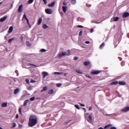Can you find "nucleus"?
Listing matches in <instances>:
<instances>
[{
	"label": "nucleus",
	"mask_w": 129,
	"mask_h": 129,
	"mask_svg": "<svg viewBox=\"0 0 129 129\" xmlns=\"http://www.w3.org/2000/svg\"><path fill=\"white\" fill-rule=\"evenodd\" d=\"M14 40H15V39H14V38L9 39V40H8V43H12V41H14Z\"/></svg>",
	"instance_id": "nucleus-34"
},
{
	"label": "nucleus",
	"mask_w": 129,
	"mask_h": 129,
	"mask_svg": "<svg viewBox=\"0 0 129 129\" xmlns=\"http://www.w3.org/2000/svg\"><path fill=\"white\" fill-rule=\"evenodd\" d=\"M48 94H53V93H54V90L53 89H51L48 91Z\"/></svg>",
	"instance_id": "nucleus-26"
},
{
	"label": "nucleus",
	"mask_w": 129,
	"mask_h": 129,
	"mask_svg": "<svg viewBox=\"0 0 129 129\" xmlns=\"http://www.w3.org/2000/svg\"><path fill=\"white\" fill-rule=\"evenodd\" d=\"M54 6H55V1H53L50 4L48 5V7L49 8H53V7H54Z\"/></svg>",
	"instance_id": "nucleus-12"
},
{
	"label": "nucleus",
	"mask_w": 129,
	"mask_h": 129,
	"mask_svg": "<svg viewBox=\"0 0 129 129\" xmlns=\"http://www.w3.org/2000/svg\"><path fill=\"white\" fill-rule=\"evenodd\" d=\"M60 14L61 16H63V15H64V14L62 12H61L60 13Z\"/></svg>",
	"instance_id": "nucleus-55"
},
{
	"label": "nucleus",
	"mask_w": 129,
	"mask_h": 129,
	"mask_svg": "<svg viewBox=\"0 0 129 129\" xmlns=\"http://www.w3.org/2000/svg\"><path fill=\"white\" fill-rule=\"evenodd\" d=\"M42 75L43 76V78H46V77H47V76H49V74L46 72H43L42 73Z\"/></svg>",
	"instance_id": "nucleus-7"
},
{
	"label": "nucleus",
	"mask_w": 129,
	"mask_h": 129,
	"mask_svg": "<svg viewBox=\"0 0 129 129\" xmlns=\"http://www.w3.org/2000/svg\"><path fill=\"white\" fill-rule=\"evenodd\" d=\"M129 111V107H125L121 110V111H123V112H127V111Z\"/></svg>",
	"instance_id": "nucleus-8"
},
{
	"label": "nucleus",
	"mask_w": 129,
	"mask_h": 129,
	"mask_svg": "<svg viewBox=\"0 0 129 129\" xmlns=\"http://www.w3.org/2000/svg\"><path fill=\"white\" fill-rule=\"evenodd\" d=\"M117 84H118V81L112 82L111 83V85H117Z\"/></svg>",
	"instance_id": "nucleus-16"
},
{
	"label": "nucleus",
	"mask_w": 129,
	"mask_h": 129,
	"mask_svg": "<svg viewBox=\"0 0 129 129\" xmlns=\"http://www.w3.org/2000/svg\"><path fill=\"white\" fill-rule=\"evenodd\" d=\"M70 50H68V51L66 52V56H69V55H70Z\"/></svg>",
	"instance_id": "nucleus-28"
},
{
	"label": "nucleus",
	"mask_w": 129,
	"mask_h": 129,
	"mask_svg": "<svg viewBox=\"0 0 129 129\" xmlns=\"http://www.w3.org/2000/svg\"><path fill=\"white\" fill-rule=\"evenodd\" d=\"M100 73H101V71L95 70V71H92L91 73V74L92 75H98V74H99Z\"/></svg>",
	"instance_id": "nucleus-3"
},
{
	"label": "nucleus",
	"mask_w": 129,
	"mask_h": 129,
	"mask_svg": "<svg viewBox=\"0 0 129 129\" xmlns=\"http://www.w3.org/2000/svg\"><path fill=\"white\" fill-rule=\"evenodd\" d=\"M56 86L57 87H61V86H62V84H56Z\"/></svg>",
	"instance_id": "nucleus-37"
},
{
	"label": "nucleus",
	"mask_w": 129,
	"mask_h": 129,
	"mask_svg": "<svg viewBox=\"0 0 129 129\" xmlns=\"http://www.w3.org/2000/svg\"><path fill=\"white\" fill-rule=\"evenodd\" d=\"M20 92V89L16 88L14 91V94H18Z\"/></svg>",
	"instance_id": "nucleus-15"
},
{
	"label": "nucleus",
	"mask_w": 129,
	"mask_h": 129,
	"mask_svg": "<svg viewBox=\"0 0 129 129\" xmlns=\"http://www.w3.org/2000/svg\"><path fill=\"white\" fill-rule=\"evenodd\" d=\"M118 84L119 85H125L126 83L124 81H119Z\"/></svg>",
	"instance_id": "nucleus-14"
},
{
	"label": "nucleus",
	"mask_w": 129,
	"mask_h": 129,
	"mask_svg": "<svg viewBox=\"0 0 129 129\" xmlns=\"http://www.w3.org/2000/svg\"><path fill=\"white\" fill-rule=\"evenodd\" d=\"M46 49L42 48L40 50V52H46Z\"/></svg>",
	"instance_id": "nucleus-41"
},
{
	"label": "nucleus",
	"mask_w": 129,
	"mask_h": 129,
	"mask_svg": "<svg viewBox=\"0 0 129 129\" xmlns=\"http://www.w3.org/2000/svg\"><path fill=\"white\" fill-rule=\"evenodd\" d=\"M30 101V100H26L24 101V103L23 104V106H26L27 104H28V102Z\"/></svg>",
	"instance_id": "nucleus-20"
},
{
	"label": "nucleus",
	"mask_w": 129,
	"mask_h": 129,
	"mask_svg": "<svg viewBox=\"0 0 129 129\" xmlns=\"http://www.w3.org/2000/svg\"><path fill=\"white\" fill-rule=\"evenodd\" d=\"M54 75L57 74V75H59V74H61V73H59V72H55V73H54Z\"/></svg>",
	"instance_id": "nucleus-43"
},
{
	"label": "nucleus",
	"mask_w": 129,
	"mask_h": 129,
	"mask_svg": "<svg viewBox=\"0 0 129 129\" xmlns=\"http://www.w3.org/2000/svg\"><path fill=\"white\" fill-rule=\"evenodd\" d=\"M63 56H66V52H62V53H60L58 54L59 58H62Z\"/></svg>",
	"instance_id": "nucleus-10"
},
{
	"label": "nucleus",
	"mask_w": 129,
	"mask_h": 129,
	"mask_svg": "<svg viewBox=\"0 0 129 129\" xmlns=\"http://www.w3.org/2000/svg\"><path fill=\"white\" fill-rule=\"evenodd\" d=\"M19 112L20 114H22V109L21 108H19Z\"/></svg>",
	"instance_id": "nucleus-40"
},
{
	"label": "nucleus",
	"mask_w": 129,
	"mask_h": 129,
	"mask_svg": "<svg viewBox=\"0 0 129 129\" xmlns=\"http://www.w3.org/2000/svg\"><path fill=\"white\" fill-rule=\"evenodd\" d=\"M104 46H105V43L104 42H103L99 47V49H103V47H104Z\"/></svg>",
	"instance_id": "nucleus-18"
},
{
	"label": "nucleus",
	"mask_w": 129,
	"mask_h": 129,
	"mask_svg": "<svg viewBox=\"0 0 129 129\" xmlns=\"http://www.w3.org/2000/svg\"><path fill=\"white\" fill-rule=\"evenodd\" d=\"M45 11L46 14H47V15H51V14L53 13V10L51 9H46Z\"/></svg>",
	"instance_id": "nucleus-4"
},
{
	"label": "nucleus",
	"mask_w": 129,
	"mask_h": 129,
	"mask_svg": "<svg viewBox=\"0 0 129 129\" xmlns=\"http://www.w3.org/2000/svg\"><path fill=\"white\" fill-rule=\"evenodd\" d=\"M90 64V62L89 61H85L84 62V65H85V66H88V65H89Z\"/></svg>",
	"instance_id": "nucleus-23"
},
{
	"label": "nucleus",
	"mask_w": 129,
	"mask_h": 129,
	"mask_svg": "<svg viewBox=\"0 0 129 129\" xmlns=\"http://www.w3.org/2000/svg\"><path fill=\"white\" fill-rule=\"evenodd\" d=\"M98 129H103V128L100 127Z\"/></svg>",
	"instance_id": "nucleus-60"
},
{
	"label": "nucleus",
	"mask_w": 129,
	"mask_h": 129,
	"mask_svg": "<svg viewBox=\"0 0 129 129\" xmlns=\"http://www.w3.org/2000/svg\"><path fill=\"white\" fill-rule=\"evenodd\" d=\"M29 65H31L32 66H34V67H37V66L34 64H30V63H29Z\"/></svg>",
	"instance_id": "nucleus-50"
},
{
	"label": "nucleus",
	"mask_w": 129,
	"mask_h": 129,
	"mask_svg": "<svg viewBox=\"0 0 129 129\" xmlns=\"http://www.w3.org/2000/svg\"><path fill=\"white\" fill-rule=\"evenodd\" d=\"M42 18H39V19H38V25H41V24H42Z\"/></svg>",
	"instance_id": "nucleus-21"
},
{
	"label": "nucleus",
	"mask_w": 129,
	"mask_h": 129,
	"mask_svg": "<svg viewBox=\"0 0 129 129\" xmlns=\"http://www.w3.org/2000/svg\"><path fill=\"white\" fill-rule=\"evenodd\" d=\"M15 73H16L17 76H19V71H18V70H16L15 71Z\"/></svg>",
	"instance_id": "nucleus-42"
},
{
	"label": "nucleus",
	"mask_w": 129,
	"mask_h": 129,
	"mask_svg": "<svg viewBox=\"0 0 129 129\" xmlns=\"http://www.w3.org/2000/svg\"><path fill=\"white\" fill-rule=\"evenodd\" d=\"M38 123V119L37 117L34 115H31L29 117V121L28 123V125L30 127L34 126Z\"/></svg>",
	"instance_id": "nucleus-1"
},
{
	"label": "nucleus",
	"mask_w": 129,
	"mask_h": 129,
	"mask_svg": "<svg viewBox=\"0 0 129 129\" xmlns=\"http://www.w3.org/2000/svg\"><path fill=\"white\" fill-rule=\"evenodd\" d=\"M112 125L111 124H109L108 125H106L105 127H104V128H107L108 127H109V126H112Z\"/></svg>",
	"instance_id": "nucleus-30"
},
{
	"label": "nucleus",
	"mask_w": 129,
	"mask_h": 129,
	"mask_svg": "<svg viewBox=\"0 0 129 129\" xmlns=\"http://www.w3.org/2000/svg\"><path fill=\"white\" fill-rule=\"evenodd\" d=\"M89 110H92V107H89Z\"/></svg>",
	"instance_id": "nucleus-48"
},
{
	"label": "nucleus",
	"mask_w": 129,
	"mask_h": 129,
	"mask_svg": "<svg viewBox=\"0 0 129 129\" xmlns=\"http://www.w3.org/2000/svg\"><path fill=\"white\" fill-rule=\"evenodd\" d=\"M27 89H28V90L31 91V90H32L33 89V88L32 87V86H28V87L27 88Z\"/></svg>",
	"instance_id": "nucleus-31"
},
{
	"label": "nucleus",
	"mask_w": 129,
	"mask_h": 129,
	"mask_svg": "<svg viewBox=\"0 0 129 129\" xmlns=\"http://www.w3.org/2000/svg\"><path fill=\"white\" fill-rule=\"evenodd\" d=\"M16 125H17V124H16L15 122H14L13 123V125H12L11 128H14V127H15L16 126Z\"/></svg>",
	"instance_id": "nucleus-29"
},
{
	"label": "nucleus",
	"mask_w": 129,
	"mask_h": 129,
	"mask_svg": "<svg viewBox=\"0 0 129 129\" xmlns=\"http://www.w3.org/2000/svg\"><path fill=\"white\" fill-rule=\"evenodd\" d=\"M63 6H66V5H67V4L66 3V2H63Z\"/></svg>",
	"instance_id": "nucleus-53"
},
{
	"label": "nucleus",
	"mask_w": 129,
	"mask_h": 129,
	"mask_svg": "<svg viewBox=\"0 0 129 129\" xmlns=\"http://www.w3.org/2000/svg\"><path fill=\"white\" fill-rule=\"evenodd\" d=\"M86 77H87V78H89L90 79H91V77L89 76H86Z\"/></svg>",
	"instance_id": "nucleus-49"
},
{
	"label": "nucleus",
	"mask_w": 129,
	"mask_h": 129,
	"mask_svg": "<svg viewBox=\"0 0 129 129\" xmlns=\"http://www.w3.org/2000/svg\"><path fill=\"white\" fill-rule=\"evenodd\" d=\"M7 19H8V16H5L2 17L0 19V22L3 23V22H5V21H6V20H7Z\"/></svg>",
	"instance_id": "nucleus-6"
},
{
	"label": "nucleus",
	"mask_w": 129,
	"mask_h": 129,
	"mask_svg": "<svg viewBox=\"0 0 129 129\" xmlns=\"http://www.w3.org/2000/svg\"><path fill=\"white\" fill-rule=\"evenodd\" d=\"M62 10L64 13H66L67 12V6H63L62 7Z\"/></svg>",
	"instance_id": "nucleus-17"
},
{
	"label": "nucleus",
	"mask_w": 129,
	"mask_h": 129,
	"mask_svg": "<svg viewBox=\"0 0 129 129\" xmlns=\"http://www.w3.org/2000/svg\"><path fill=\"white\" fill-rule=\"evenodd\" d=\"M76 72L77 73H78V74H83V73H82V71H81L80 70H77Z\"/></svg>",
	"instance_id": "nucleus-25"
},
{
	"label": "nucleus",
	"mask_w": 129,
	"mask_h": 129,
	"mask_svg": "<svg viewBox=\"0 0 129 129\" xmlns=\"http://www.w3.org/2000/svg\"><path fill=\"white\" fill-rule=\"evenodd\" d=\"M77 27H78V28H83V26H82L81 25H78Z\"/></svg>",
	"instance_id": "nucleus-46"
},
{
	"label": "nucleus",
	"mask_w": 129,
	"mask_h": 129,
	"mask_svg": "<svg viewBox=\"0 0 129 129\" xmlns=\"http://www.w3.org/2000/svg\"><path fill=\"white\" fill-rule=\"evenodd\" d=\"M118 59L120 61H121V60L122 59V58H121V57H118Z\"/></svg>",
	"instance_id": "nucleus-56"
},
{
	"label": "nucleus",
	"mask_w": 129,
	"mask_h": 129,
	"mask_svg": "<svg viewBox=\"0 0 129 129\" xmlns=\"http://www.w3.org/2000/svg\"><path fill=\"white\" fill-rule=\"evenodd\" d=\"M86 44H89L90 43V41H85Z\"/></svg>",
	"instance_id": "nucleus-54"
},
{
	"label": "nucleus",
	"mask_w": 129,
	"mask_h": 129,
	"mask_svg": "<svg viewBox=\"0 0 129 129\" xmlns=\"http://www.w3.org/2000/svg\"><path fill=\"white\" fill-rule=\"evenodd\" d=\"M7 36H5V38H4V39H5L6 40H7Z\"/></svg>",
	"instance_id": "nucleus-62"
},
{
	"label": "nucleus",
	"mask_w": 129,
	"mask_h": 129,
	"mask_svg": "<svg viewBox=\"0 0 129 129\" xmlns=\"http://www.w3.org/2000/svg\"><path fill=\"white\" fill-rule=\"evenodd\" d=\"M93 32V29H91V33H92Z\"/></svg>",
	"instance_id": "nucleus-59"
},
{
	"label": "nucleus",
	"mask_w": 129,
	"mask_h": 129,
	"mask_svg": "<svg viewBox=\"0 0 129 129\" xmlns=\"http://www.w3.org/2000/svg\"><path fill=\"white\" fill-rule=\"evenodd\" d=\"M128 38H129V34L128 33L127 35Z\"/></svg>",
	"instance_id": "nucleus-63"
},
{
	"label": "nucleus",
	"mask_w": 129,
	"mask_h": 129,
	"mask_svg": "<svg viewBox=\"0 0 129 129\" xmlns=\"http://www.w3.org/2000/svg\"><path fill=\"white\" fill-rule=\"evenodd\" d=\"M71 3L72 4V5H75V4H76V0H72Z\"/></svg>",
	"instance_id": "nucleus-27"
},
{
	"label": "nucleus",
	"mask_w": 129,
	"mask_h": 129,
	"mask_svg": "<svg viewBox=\"0 0 129 129\" xmlns=\"http://www.w3.org/2000/svg\"><path fill=\"white\" fill-rule=\"evenodd\" d=\"M75 107H76V108H77V109H80V108L79 107V105H75Z\"/></svg>",
	"instance_id": "nucleus-36"
},
{
	"label": "nucleus",
	"mask_w": 129,
	"mask_h": 129,
	"mask_svg": "<svg viewBox=\"0 0 129 129\" xmlns=\"http://www.w3.org/2000/svg\"><path fill=\"white\" fill-rule=\"evenodd\" d=\"M18 12V13H22L23 12V5L19 6Z\"/></svg>",
	"instance_id": "nucleus-9"
},
{
	"label": "nucleus",
	"mask_w": 129,
	"mask_h": 129,
	"mask_svg": "<svg viewBox=\"0 0 129 129\" xmlns=\"http://www.w3.org/2000/svg\"><path fill=\"white\" fill-rule=\"evenodd\" d=\"M118 20H119V17H114L113 19V22H117V21H118Z\"/></svg>",
	"instance_id": "nucleus-22"
},
{
	"label": "nucleus",
	"mask_w": 129,
	"mask_h": 129,
	"mask_svg": "<svg viewBox=\"0 0 129 129\" xmlns=\"http://www.w3.org/2000/svg\"><path fill=\"white\" fill-rule=\"evenodd\" d=\"M127 17H129L128 12H125L122 15V18H127Z\"/></svg>",
	"instance_id": "nucleus-11"
},
{
	"label": "nucleus",
	"mask_w": 129,
	"mask_h": 129,
	"mask_svg": "<svg viewBox=\"0 0 129 129\" xmlns=\"http://www.w3.org/2000/svg\"><path fill=\"white\" fill-rule=\"evenodd\" d=\"M19 127H22V125H19Z\"/></svg>",
	"instance_id": "nucleus-64"
},
{
	"label": "nucleus",
	"mask_w": 129,
	"mask_h": 129,
	"mask_svg": "<svg viewBox=\"0 0 129 129\" xmlns=\"http://www.w3.org/2000/svg\"><path fill=\"white\" fill-rule=\"evenodd\" d=\"M25 81H26V83H27L28 84H29V83H30V81L29 80V79H26L25 80Z\"/></svg>",
	"instance_id": "nucleus-38"
},
{
	"label": "nucleus",
	"mask_w": 129,
	"mask_h": 129,
	"mask_svg": "<svg viewBox=\"0 0 129 129\" xmlns=\"http://www.w3.org/2000/svg\"><path fill=\"white\" fill-rule=\"evenodd\" d=\"M80 105H81V106H85V104H82V103L80 104Z\"/></svg>",
	"instance_id": "nucleus-52"
},
{
	"label": "nucleus",
	"mask_w": 129,
	"mask_h": 129,
	"mask_svg": "<svg viewBox=\"0 0 129 129\" xmlns=\"http://www.w3.org/2000/svg\"><path fill=\"white\" fill-rule=\"evenodd\" d=\"M13 30H14V27L11 26L8 31L9 34H11V33H12V32H13Z\"/></svg>",
	"instance_id": "nucleus-13"
},
{
	"label": "nucleus",
	"mask_w": 129,
	"mask_h": 129,
	"mask_svg": "<svg viewBox=\"0 0 129 129\" xmlns=\"http://www.w3.org/2000/svg\"><path fill=\"white\" fill-rule=\"evenodd\" d=\"M43 2H44L45 5H47V0H43Z\"/></svg>",
	"instance_id": "nucleus-45"
},
{
	"label": "nucleus",
	"mask_w": 129,
	"mask_h": 129,
	"mask_svg": "<svg viewBox=\"0 0 129 129\" xmlns=\"http://www.w3.org/2000/svg\"><path fill=\"white\" fill-rule=\"evenodd\" d=\"M7 105H8V103L5 102L2 104L1 106H2V107H6V106H7Z\"/></svg>",
	"instance_id": "nucleus-24"
},
{
	"label": "nucleus",
	"mask_w": 129,
	"mask_h": 129,
	"mask_svg": "<svg viewBox=\"0 0 129 129\" xmlns=\"http://www.w3.org/2000/svg\"><path fill=\"white\" fill-rule=\"evenodd\" d=\"M16 117V118H18V117H19V116L18 115H17Z\"/></svg>",
	"instance_id": "nucleus-61"
},
{
	"label": "nucleus",
	"mask_w": 129,
	"mask_h": 129,
	"mask_svg": "<svg viewBox=\"0 0 129 129\" xmlns=\"http://www.w3.org/2000/svg\"><path fill=\"white\" fill-rule=\"evenodd\" d=\"M26 45L30 47V46H31V43L29 41H26Z\"/></svg>",
	"instance_id": "nucleus-35"
},
{
	"label": "nucleus",
	"mask_w": 129,
	"mask_h": 129,
	"mask_svg": "<svg viewBox=\"0 0 129 129\" xmlns=\"http://www.w3.org/2000/svg\"><path fill=\"white\" fill-rule=\"evenodd\" d=\"M33 2H34V0H29L28 1V4L29 5H30V4H32V3H33Z\"/></svg>",
	"instance_id": "nucleus-33"
},
{
	"label": "nucleus",
	"mask_w": 129,
	"mask_h": 129,
	"mask_svg": "<svg viewBox=\"0 0 129 129\" xmlns=\"http://www.w3.org/2000/svg\"><path fill=\"white\" fill-rule=\"evenodd\" d=\"M42 28L43 29H47L48 28V26L46 24H44L42 26Z\"/></svg>",
	"instance_id": "nucleus-32"
},
{
	"label": "nucleus",
	"mask_w": 129,
	"mask_h": 129,
	"mask_svg": "<svg viewBox=\"0 0 129 129\" xmlns=\"http://www.w3.org/2000/svg\"><path fill=\"white\" fill-rule=\"evenodd\" d=\"M83 109L85 112H86V109H85V108H83Z\"/></svg>",
	"instance_id": "nucleus-57"
},
{
	"label": "nucleus",
	"mask_w": 129,
	"mask_h": 129,
	"mask_svg": "<svg viewBox=\"0 0 129 129\" xmlns=\"http://www.w3.org/2000/svg\"><path fill=\"white\" fill-rule=\"evenodd\" d=\"M121 64H122V66H123V65H124V63L123 62H121Z\"/></svg>",
	"instance_id": "nucleus-58"
},
{
	"label": "nucleus",
	"mask_w": 129,
	"mask_h": 129,
	"mask_svg": "<svg viewBox=\"0 0 129 129\" xmlns=\"http://www.w3.org/2000/svg\"><path fill=\"white\" fill-rule=\"evenodd\" d=\"M82 34V31H81L79 34V36H81Z\"/></svg>",
	"instance_id": "nucleus-47"
},
{
	"label": "nucleus",
	"mask_w": 129,
	"mask_h": 129,
	"mask_svg": "<svg viewBox=\"0 0 129 129\" xmlns=\"http://www.w3.org/2000/svg\"><path fill=\"white\" fill-rule=\"evenodd\" d=\"M36 81H34L33 80H31V83H35Z\"/></svg>",
	"instance_id": "nucleus-44"
},
{
	"label": "nucleus",
	"mask_w": 129,
	"mask_h": 129,
	"mask_svg": "<svg viewBox=\"0 0 129 129\" xmlns=\"http://www.w3.org/2000/svg\"><path fill=\"white\" fill-rule=\"evenodd\" d=\"M24 19L26 20L28 25H29V26H30L29 19H28V18H27V16H26V14H24L23 16L22 20H24Z\"/></svg>",
	"instance_id": "nucleus-5"
},
{
	"label": "nucleus",
	"mask_w": 129,
	"mask_h": 129,
	"mask_svg": "<svg viewBox=\"0 0 129 129\" xmlns=\"http://www.w3.org/2000/svg\"><path fill=\"white\" fill-rule=\"evenodd\" d=\"M78 59V57H75L74 58V60H77Z\"/></svg>",
	"instance_id": "nucleus-51"
},
{
	"label": "nucleus",
	"mask_w": 129,
	"mask_h": 129,
	"mask_svg": "<svg viewBox=\"0 0 129 129\" xmlns=\"http://www.w3.org/2000/svg\"><path fill=\"white\" fill-rule=\"evenodd\" d=\"M48 90V88L46 86L43 88V89L41 91V92H43L44 91H47Z\"/></svg>",
	"instance_id": "nucleus-19"
},
{
	"label": "nucleus",
	"mask_w": 129,
	"mask_h": 129,
	"mask_svg": "<svg viewBox=\"0 0 129 129\" xmlns=\"http://www.w3.org/2000/svg\"><path fill=\"white\" fill-rule=\"evenodd\" d=\"M30 100H31V101H34V100H35V97L31 98Z\"/></svg>",
	"instance_id": "nucleus-39"
},
{
	"label": "nucleus",
	"mask_w": 129,
	"mask_h": 129,
	"mask_svg": "<svg viewBox=\"0 0 129 129\" xmlns=\"http://www.w3.org/2000/svg\"><path fill=\"white\" fill-rule=\"evenodd\" d=\"M87 115H88V113L85 114V117L87 118V121L90 123H92V116L91 115H89L87 118Z\"/></svg>",
	"instance_id": "nucleus-2"
}]
</instances>
